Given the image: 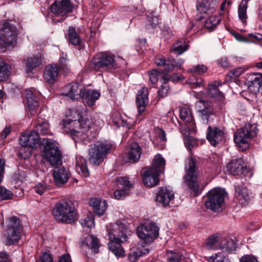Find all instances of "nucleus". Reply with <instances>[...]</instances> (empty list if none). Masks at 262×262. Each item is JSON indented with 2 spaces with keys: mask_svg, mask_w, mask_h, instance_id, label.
I'll return each mask as SVG.
<instances>
[{
  "mask_svg": "<svg viewBox=\"0 0 262 262\" xmlns=\"http://www.w3.org/2000/svg\"><path fill=\"white\" fill-rule=\"evenodd\" d=\"M56 221L65 224H71L77 219V212L71 202L60 201L55 206L52 211Z\"/></svg>",
  "mask_w": 262,
  "mask_h": 262,
  "instance_id": "nucleus-1",
  "label": "nucleus"
},
{
  "mask_svg": "<svg viewBox=\"0 0 262 262\" xmlns=\"http://www.w3.org/2000/svg\"><path fill=\"white\" fill-rule=\"evenodd\" d=\"M41 144L43 145V156L53 166L62 163L61 152L57 143L51 139L44 138Z\"/></svg>",
  "mask_w": 262,
  "mask_h": 262,
  "instance_id": "nucleus-2",
  "label": "nucleus"
},
{
  "mask_svg": "<svg viewBox=\"0 0 262 262\" xmlns=\"http://www.w3.org/2000/svg\"><path fill=\"white\" fill-rule=\"evenodd\" d=\"M257 129L255 124L246 123L234 134V141L242 150L249 147V141L256 136Z\"/></svg>",
  "mask_w": 262,
  "mask_h": 262,
  "instance_id": "nucleus-3",
  "label": "nucleus"
},
{
  "mask_svg": "<svg viewBox=\"0 0 262 262\" xmlns=\"http://www.w3.org/2000/svg\"><path fill=\"white\" fill-rule=\"evenodd\" d=\"M185 170L184 182L193 195L196 196L199 193V186L197 181L199 172L195 165V161L193 159L190 158L188 160Z\"/></svg>",
  "mask_w": 262,
  "mask_h": 262,
  "instance_id": "nucleus-4",
  "label": "nucleus"
},
{
  "mask_svg": "<svg viewBox=\"0 0 262 262\" xmlns=\"http://www.w3.org/2000/svg\"><path fill=\"white\" fill-rule=\"evenodd\" d=\"M225 195V192L224 189H212L207 193V199L205 202V207L214 212L221 211L224 203Z\"/></svg>",
  "mask_w": 262,
  "mask_h": 262,
  "instance_id": "nucleus-5",
  "label": "nucleus"
},
{
  "mask_svg": "<svg viewBox=\"0 0 262 262\" xmlns=\"http://www.w3.org/2000/svg\"><path fill=\"white\" fill-rule=\"evenodd\" d=\"M111 145L106 142H98L91 148L89 152L90 161L93 164L98 165L103 160Z\"/></svg>",
  "mask_w": 262,
  "mask_h": 262,
  "instance_id": "nucleus-6",
  "label": "nucleus"
},
{
  "mask_svg": "<svg viewBox=\"0 0 262 262\" xmlns=\"http://www.w3.org/2000/svg\"><path fill=\"white\" fill-rule=\"evenodd\" d=\"M114 63V54L108 52H104L94 56L92 60L90 66L97 71L101 69L109 70L113 67Z\"/></svg>",
  "mask_w": 262,
  "mask_h": 262,
  "instance_id": "nucleus-7",
  "label": "nucleus"
},
{
  "mask_svg": "<svg viewBox=\"0 0 262 262\" xmlns=\"http://www.w3.org/2000/svg\"><path fill=\"white\" fill-rule=\"evenodd\" d=\"M20 231L18 219L16 216L11 217L9 220L5 234L6 237V245L10 246L17 243L20 238Z\"/></svg>",
  "mask_w": 262,
  "mask_h": 262,
  "instance_id": "nucleus-8",
  "label": "nucleus"
},
{
  "mask_svg": "<svg viewBox=\"0 0 262 262\" xmlns=\"http://www.w3.org/2000/svg\"><path fill=\"white\" fill-rule=\"evenodd\" d=\"M159 228L154 223H145L137 229L138 237L146 243H150L159 235Z\"/></svg>",
  "mask_w": 262,
  "mask_h": 262,
  "instance_id": "nucleus-9",
  "label": "nucleus"
},
{
  "mask_svg": "<svg viewBox=\"0 0 262 262\" xmlns=\"http://www.w3.org/2000/svg\"><path fill=\"white\" fill-rule=\"evenodd\" d=\"M16 28L9 23H4L0 29V46L6 47L15 42Z\"/></svg>",
  "mask_w": 262,
  "mask_h": 262,
  "instance_id": "nucleus-10",
  "label": "nucleus"
},
{
  "mask_svg": "<svg viewBox=\"0 0 262 262\" xmlns=\"http://www.w3.org/2000/svg\"><path fill=\"white\" fill-rule=\"evenodd\" d=\"M116 225L117 227L116 232L118 231L117 237H116V256L121 257L125 255V251L120 244L127 241V227L122 221H118Z\"/></svg>",
  "mask_w": 262,
  "mask_h": 262,
  "instance_id": "nucleus-11",
  "label": "nucleus"
},
{
  "mask_svg": "<svg viewBox=\"0 0 262 262\" xmlns=\"http://www.w3.org/2000/svg\"><path fill=\"white\" fill-rule=\"evenodd\" d=\"M52 13L58 16L67 17L73 9V5L70 0H55L51 5Z\"/></svg>",
  "mask_w": 262,
  "mask_h": 262,
  "instance_id": "nucleus-12",
  "label": "nucleus"
},
{
  "mask_svg": "<svg viewBox=\"0 0 262 262\" xmlns=\"http://www.w3.org/2000/svg\"><path fill=\"white\" fill-rule=\"evenodd\" d=\"M39 143V138H38V134L33 130L30 133L21 135L19 139V143L22 148L20 149L19 155L21 157H23V151L25 148H34Z\"/></svg>",
  "mask_w": 262,
  "mask_h": 262,
  "instance_id": "nucleus-13",
  "label": "nucleus"
},
{
  "mask_svg": "<svg viewBox=\"0 0 262 262\" xmlns=\"http://www.w3.org/2000/svg\"><path fill=\"white\" fill-rule=\"evenodd\" d=\"M246 85L251 92L256 94H262V75L251 74L248 76L246 80Z\"/></svg>",
  "mask_w": 262,
  "mask_h": 262,
  "instance_id": "nucleus-14",
  "label": "nucleus"
},
{
  "mask_svg": "<svg viewBox=\"0 0 262 262\" xmlns=\"http://www.w3.org/2000/svg\"><path fill=\"white\" fill-rule=\"evenodd\" d=\"M228 171L232 175L243 174L244 176L248 173L249 170L242 159L232 160L227 165Z\"/></svg>",
  "mask_w": 262,
  "mask_h": 262,
  "instance_id": "nucleus-15",
  "label": "nucleus"
},
{
  "mask_svg": "<svg viewBox=\"0 0 262 262\" xmlns=\"http://www.w3.org/2000/svg\"><path fill=\"white\" fill-rule=\"evenodd\" d=\"M116 199H123L129 194V189L131 187L130 182L125 178L120 177L116 179Z\"/></svg>",
  "mask_w": 262,
  "mask_h": 262,
  "instance_id": "nucleus-16",
  "label": "nucleus"
},
{
  "mask_svg": "<svg viewBox=\"0 0 262 262\" xmlns=\"http://www.w3.org/2000/svg\"><path fill=\"white\" fill-rule=\"evenodd\" d=\"M70 177L69 169L63 167H55L53 171V178L55 184L61 187L67 183Z\"/></svg>",
  "mask_w": 262,
  "mask_h": 262,
  "instance_id": "nucleus-17",
  "label": "nucleus"
},
{
  "mask_svg": "<svg viewBox=\"0 0 262 262\" xmlns=\"http://www.w3.org/2000/svg\"><path fill=\"white\" fill-rule=\"evenodd\" d=\"M224 138L223 130L217 127H208L207 139L212 145L215 146L220 144Z\"/></svg>",
  "mask_w": 262,
  "mask_h": 262,
  "instance_id": "nucleus-18",
  "label": "nucleus"
},
{
  "mask_svg": "<svg viewBox=\"0 0 262 262\" xmlns=\"http://www.w3.org/2000/svg\"><path fill=\"white\" fill-rule=\"evenodd\" d=\"M195 108L204 123H207L209 117L213 114L210 103L204 100H199L195 103Z\"/></svg>",
  "mask_w": 262,
  "mask_h": 262,
  "instance_id": "nucleus-19",
  "label": "nucleus"
},
{
  "mask_svg": "<svg viewBox=\"0 0 262 262\" xmlns=\"http://www.w3.org/2000/svg\"><path fill=\"white\" fill-rule=\"evenodd\" d=\"M174 195L171 189L167 187H162L159 188L156 199L163 206H167L173 200Z\"/></svg>",
  "mask_w": 262,
  "mask_h": 262,
  "instance_id": "nucleus-20",
  "label": "nucleus"
},
{
  "mask_svg": "<svg viewBox=\"0 0 262 262\" xmlns=\"http://www.w3.org/2000/svg\"><path fill=\"white\" fill-rule=\"evenodd\" d=\"M100 247V244L99 239L93 235H87L82 244V248L83 251H86L87 250H90L95 253H98Z\"/></svg>",
  "mask_w": 262,
  "mask_h": 262,
  "instance_id": "nucleus-21",
  "label": "nucleus"
},
{
  "mask_svg": "<svg viewBox=\"0 0 262 262\" xmlns=\"http://www.w3.org/2000/svg\"><path fill=\"white\" fill-rule=\"evenodd\" d=\"M25 92V97L27 100L28 110L31 115L33 116L36 113V110L39 106L36 93L33 92L32 89L26 90Z\"/></svg>",
  "mask_w": 262,
  "mask_h": 262,
  "instance_id": "nucleus-22",
  "label": "nucleus"
},
{
  "mask_svg": "<svg viewBox=\"0 0 262 262\" xmlns=\"http://www.w3.org/2000/svg\"><path fill=\"white\" fill-rule=\"evenodd\" d=\"M136 101L137 107L138 109V114L137 117L139 118L140 116L145 110L146 104L148 102V90L146 88H143L139 91L137 95Z\"/></svg>",
  "mask_w": 262,
  "mask_h": 262,
  "instance_id": "nucleus-23",
  "label": "nucleus"
},
{
  "mask_svg": "<svg viewBox=\"0 0 262 262\" xmlns=\"http://www.w3.org/2000/svg\"><path fill=\"white\" fill-rule=\"evenodd\" d=\"M79 124L76 119L72 120L71 118H66L63 120V132L70 134L73 139L76 140V137L78 136L79 132L77 130Z\"/></svg>",
  "mask_w": 262,
  "mask_h": 262,
  "instance_id": "nucleus-24",
  "label": "nucleus"
},
{
  "mask_svg": "<svg viewBox=\"0 0 262 262\" xmlns=\"http://www.w3.org/2000/svg\"><path fill=\"white\" fill-rule=\"evenodd\" d=\"M217 2L215 0H198L196 8L201 13H213Z\"/></svg>",
  "mask_w": 262,
  "mask_h": 262,
  "instance_id": "nucleus-25",
  "label": "nucleus"
},
{
  "mask_svg": "<svg viewBox=\"0 0 262 262\" xmlns=\"http://www.w3.org/2000/svg\"><path fill=\"white\" fill-rule=\"evenodd\" d=\"M235 198L236 201L242 205H247L250 199L251 195L249 190L244 186L235 187Z\"/></svg>",
  "mask_w": 262,
  "mask_h": 262,
  "instance_id": "nucleus-26",
  "label": "nucleus"
},
{
  "mask_svg": "<svg viewBox=\"0 0 262 262\" xmlns=\"http://www.w3.org/2000/svg\"><path fill=\"white\" fill-rule=\"evenodd\" d=\"M155 62L158 66L165 67V71L166 72H169L172 70L175 67L180 69L181 65L183 62L182 61L177 62L174 59L170 58H168L167 60H166L165 58L162 55L158 56L156 58Z\"/></svg>",
  "mask_w": 262,
  "mask_h": 262,
  "instance_id": "nucleus-27",
  "label": "nucleus"
},
{
  "mask_svg": "<svg viewBox=\"0 0 262 262\" xmlns=\"http://www.w3.org/2000/svg\"><path fill=\"white\" fill-rule=\"evenodd\" d=\"M100 96V93L96 90L84 89L80 98L82 99L85 105L92 106L94 104L95 101L99 99Z\"/></svg>",
  "mask_w": 262,
  "mask_h": 262,
  "instance_id": "nucleus-28",
  "label": "nucleus"
},
{
  "mask_svg": "<svg viewBox=\"0 0 262 262\" xmlns=\"http://www.w3.org/2000/svg\"><path fill=\"white\" fill-rule=\"evenodd\" d=\"M41 56H32L28 57L23 60L24 70L27 73H32L33 70L41 64Z\"/></svg>",
  "mask_w": 262,
  "mask_h": 262,
  "instance_id": "nucleus-29",
  "label": "nucleus"
},
{
  "mask_svg": "<svg viewBox=\"0 0 262 262\" xmlns=\"http://www.w3.org/2000/svg\"><path fill=\"white\" fill-rule=\"evenodd\" d=\"M159 173L152 169L145 170L143 174V181L144 184L148 187H152L157 185L159 182L158 178Z\"/></svg>",
  "mask_w": 262,
  "mask_h": 262,
  "instance_id": "nucleus-30",
  "label": "nucleus"
},
{
  "mask_svg": "<svg viewBox=\"0 0 262 262\" xmlns=\"http://www.w3.org/2000/svg\"><path fill=\"white\" fill-rule=\"evenodd\" d=\"M84 89L82 85L77 83L70 84L66 86L68 92L65 95L69 96L73 100H78L81 98Z\"/></svg>",
  "mask_w": 262,
  "mask_h": 262,
  "instance_id": "nucleus-31",
  "label": "nucleus"
},
{
  "mask_svg": "<svg viewBox=\"0 0 262 262\" xmlns=\"http://www.w3.org/2000/svg\"><path fill=\"white\" fill-rule=\"evenodd\" d=\"M59 72L58 68L55 64L47 66L44 73L45 80L49 83H53L56 80Z\"/></svg>",
  "mask_w": 262,
  "mask_h": 262,
  "instance_id": "nucleus-32",
  "label": "nucleus"
},
{
  "mask_svg": "<svg viewBox=\"0 0 262 262\" xmlns=\"http://www.w3.org/2000/svg\"><path fill=\"white\" fill-rule=\"evenodd\" d=\"M89 204L93 207L95 213L99 216L104 214L107 207L106 201L99 198L91 199L89 201Z\"/></svg>",
  "mask_w": 262,
  "mask_h": 262,
  "instance_id": "nucleus-33",
  "label": "nucleus"
},
{
  "mask_svg": "<svg viewBox=\"0 0 262 262\" xmlns=\"http://www.w3.org/2000/svg\"><path fill=\"white\" fill-rule=\"evenodd\" d=\"M221 236V235L217 233L209 236L205 242V248L208 250H219Z\"/></svg>",
  "mask_w": 262,
  "mask_h": 262,
  "instance_id": "nucleus-34",
  "label": "nucleus"
},
{
  "mask_svg": "<svg viewBox=\"0 0 262 262\" xmlns=\"http://www.w3.org/2000/svg\"><path fill=\"white\" fill-rule=\"evenodd\" d=\"M236 247L235 242L230 238L221 236L219 250L227 253H231Z\"/></svg>",
  "mask_w": 262,
  "mask_h": 262,
  "instance_id": "nucleus-35",
  "label": "nucleus"
},
{
  "mask_svg": "<svg viewBox=\"0 0 262 262\" xmlns=\"http://www.w3.org/2000/svg\"><path fill=\"white\" fill-rule=\"evenodd\" d=\"M221 84L218 82L214 81L209 84L208 95L214 98L219 101H223L225 97L223 94L218 89V86Z\"/></svg>",
  "mask_w": 262,
  "mask_h": 262,
  "instance_id": "nucleus-36",
  "label": "nucleus"
},
{
  "mask_svg": "<svg viewBox=\"0 0 262 262\" xmlns=\"http://www.w3.org/2000/svg\"><path fill=\"white\" fill-rule=\"evenodd\" d=\"M5 162L0 160V183H1L4 171ZM13 193L11 191L6 189L4 187L0 186V201L9 200L12 198Z\"/></svg>",
  "mask_w": 262,
  "mask_h": 262,
  "instance_id": "nucleus-37",
  "label": "nucleus"
},
{
  "mask_svg": "<svg viewBox=\"0 0 262 262\" xmlns=\"http://www.w3.org/2000/svg\"><path fill=\"white\" fill-rule=\"evenodd\" d=\"M248 0H242L237 9L238 18L245 26L247 24L248 15L247 10L248 8Z\"/></svg>",
  "mask_w": 262,
  "mask_h": 262,
  "instance_id": "nucleus-38",
  "label": "nucleus"
},
{
  "mask_svg": "<svg viewBox=\"0 0 262 262\" xmlns=\"http://www.w3.org/2000/svg\"><path fill=\"white\" fill-rule=\"evenodd\" d=\"M165 160L160 154L156 155L154 159L152 166L149 168L155 172L160 173L163 172L165 169Z\"/></svg>",
  "mask_w": 262,
  "mask_h": 262,
  "instance_id": "nucleus-39",
  "label": "nucleus"
},
{
  "mask_svg": "<svg viewBox=\"0 0 262 262\" xmlns=\"http://www.w3.org/2000/svg\"><path fill=\"white\" fill-rule=\"evenodd\" d=\"M141 149L140 146L137 143H133L130 145V149L128 152V159L133 162L138 161L141 156Z\"/></svg>",
  "mask_w": 262,
  "mask_h": 262,
  "instance_id": "nucleus-40",
  "label": "nucleus"
},
{
  "mask_svg": "<svg viewBox=\"0 0 262 262\" xmlns=\"http://www.w3.org/2000/svg\"><path fill=\"white\" fill-rule=\"evenodd\" d=\"M33 132L37 133L39 138V135H47L49 134V124L46 121L38 120L35 123L34 127L33 129Z\"/></svg>",
  "mask_w": 262,
  "mask_h": 262,
  "instance_id": "nucleus-41",
  "label": "nucleus"
},
{
  "mask_svg": "<svg viewBox=\"0 0 262 262\" xmlns=\"http://www.w3.org/2000/svg\"><path fill=\"white\" fill-rule=\"evenodd\" d=\"M76 166L77 171L82 176L87 177L89 176L85 159L81 157L77 158Z\"/></svg>",
  "mask_w": 262,
  "mask_h": 262,
  "instance_id": "nucleus-42",
  "label": "nucleus"
},
{
  "mask_svg": "<svg viewBox=\"0 0 262 262\" xmlns=\"http://www.w3.org/2000/svg\"><path fill=\"white\" fill-rule=\"evenodd\" d=\"M68 41L73 46H80L81 40L73 27H70L67 33Z\"/></svg>",
  "mask_w": 262,
  "mask_h": 262,
  "instance_id": "nucleus-43",
  "label": "nucleus"
},
{
  "mask_svg": "<svg viewBox=\"0 0 262 262\" xmlns=\"http://www.w3.org/2000/svg\"><path fill=\"white\" fill-rule=\"evenodd\" d=\"M205 15L203 16L205 18V26L208 29H213L220 23V19L216 15L212 14L203 13Z\"/></svg>",
  "mask_w": 262,
  "mask_h": 262,
  "instance_id": "nucleus-44",
  "label": "nucleus"
},
{
  "mask_svg": "<svg viewBox=\"0 0 262 262\" xmlns=\"http://www.w3.org/2000/svg\"><path fill=\"white\" fill-rule=\"evenodd\" d=\"M80 223L86 232H89L95 226L94 215L92 212L89 213L87 216L82 219Z\"/></svg>",
  "mask_w": 262,
  "mask_h": 262,
  "instance_id": "nucleus-45",
  "label": "nucleus"
},
{
  "mask_svg": "<svg viewBox=\"0 0 262 262\" xmlns=\"http://www.w3.org/2000/svg\"><path fill=\"white\" fill-rule=\"evenodd\" d=\"M181 119L185 122L191 123L193 117L190 108L187 107L182 108L180 112Z\"/></svg>",
  "mask_w": 262,
  "mask_h": 262,
  "instance_id": "nucleus-46",
  "label": "nucleus"
},
{
  "mask_svg": "<svg viewBox=\"0 0 262 262\" xmlns=\"http://www.w3.org/2000/svg\"><path fill=\"white\" fill-rule=\"evenodd\" d=\"M168 79L169 78L167 75L163 76L161 79L162 84L158 91V97L160 98L165 97L168 93L169 86L167 84V81Z\"/></svg>",
  "mask_w": 262,
  "mask_h": 262,
  "instance_id": "nucleus-47",
  "label": "nucleus"
},
{
  "mask_svg": "<svg viewBox=\"0 0 262 262\" xmlns=\"http://www.w3.org/2000/svg\"><path fill=\"white\" fill-rule=\"evenodd\" d=\"M107 230L108 231V247L114 254H115V234L114 229L113 226H107Z\"/></svg>",
  "mask_w": 262,
  "mask_h": 262,
  "instance_id": "nucleus-48",
  "label": "nucleus"
},
{
  "mask_svg": "<svg viewBox=\"0 0 262 262\" xmlns=\"http://www.w3.org/2000/svg\"><path fill=\"white\" fill-rule=\"evenodd\" d=\"M10 66L0 60V81H3L7 79L10 74Z\"/></svg>",
  "mask_w": 262,
  "mask_h": 262,
  "instance_id": "nucleus-49",
  "label": "nucleus"
},
{
  "mask_svg": "<svg viewBox=\"0 0 262 262\" xmlns=\"http://www.w3.org/2000/svg\"><path fill=\"white\" fill-rule=\"evenodd\" d=\"M187 49L188 45L186 44L185 41L181 40L173 45L171 48V50L172 52L180 55L186 51Z\"/></svg>",
  "mask_w": 262,
  "mask_h": 262,
  "instance_id": "nucleus-50",
  "label": "nucleus"
},
{
  "mask_svg": "<svg viewBox=\"0 0 262 262\" xmlns=\"http://www.w3.org/2000/svg\"><path fill=\"white\" fill-rule=\"evenodd\" d=\"M26 178V173L24 171H18L14 174L12 177L13 182L20 185L25 180Z\"/></svg>",
  "mask_w": 262,
  "mask_h": 262,
  "instance_id": "nucleus-51",
  "label": "nucleus"
},
{
  "mask_svg": "<svg viewBox=\"0 0 262 262\" xmlns=\"http://www.w3.org/2000/svg\"><path fill=\"white\" fill-rule=\"evenodd\" d=\"M209 262H229V259L221 253L212 255L210 257Z\"/></svg>",
  "mask_w": 262,
  "mask_h": 262,
  "instance_id": "nucleus-52",
  "label": "nucleus"
},
{
  "mask_svg": "<svg viewBox=\"0 0 262 262\" xmlns=\"http://www.w3.org/2000/svg\"><path fill=\"white\" fill-rule=\"evenodd\" d=\"M188 82L191 84L192 88H195L203 85V80L201 78H196L194 76H190L188 80Z\"/></svg>",
  "mask_w": 262,
  "mask_h": 262,
  "instance_id": "nucleus-53",
  "label": "nucleus"
},
{
  "mask_svg": "<svg viewBox=\"0 0 262 262\" xmlns=\"http://www.w3.org/2000/svg\"><path fill=\"white\" fill-rule=\"evenodd\" d=\"M49 189V186L44 182L38 183L34 187L35 191L39 195H42Z\"/></svg>",
  "mask_w": 262,
  "mask_h": 262,
  "instance_id": "nucleus-54",
  "label": "nucleus"
},
{
  "mask_svg": "<svg viewBox=\"0 0 262 262\" xmlns=\"http://www.w3.org/2000/svg\"><path fill=\"white\" fill-rule=\"evenodd\" d=\"M59 71L63 72H69V66L67 63V59L66 57H61L59 60V66L57 67Z\"/></svg>",
  "mask_w": 262,
  "mask_h": 262,
  "instance_id": "nucleus-55",
  "label": "nucleus"
},
{
  "mask_svg": "<svg viewBox=\"0 0 262 262\" xmlns=\"http://www.w3.org/2000/svg\"><path fill=\"white\" fill-rule=\"evenodd\" d=\"M207 71V68L206 66L203 64H199L192 68H190L188 72L189 73H198L199 74H203Z\"/></svg>",
  "mask_w": 262,
  "mask_h": 262,
  "instance_id": "nucleus-56",
  "label": "nucleus"
},
{
  "mask_svg": "<svg viewBox=\"0 0 262 262\" xmlns=\"http://www.w3.org/2000/svg\"><path fill=\"white\" fill-rule=\"evenodd\" d=\"M148 19L153 27H155L159 24V18L157 15L154 12L149 13L147 14Z\"/></svg>",
  "mask_w": 262,
  "mask_h": 262,
  "instance_id": "nucleus-57",
  "label": "nucleus"
},
{
  "mask_svg": "<svg viewBox=\"0 0 262 262\" xmlns=\"http://www.w3.org/2000/svg\"><path fill=\"white\" fill-rule=\"evenodd\" d=\"M184 143L186 147L189 150H191L192 148L196 145V140L192 137H187L184 141Z\"/></svg>",
  "mask_w": 262,
  "mask_h": 262,
  "instance_id": "nucleus-58",
  "label": "nucleus"
},
{
  "mask_svg": "<svg viewBox=\"0 0 262 262\" xmlns=\"http://www.w3.org/2000/svg\"><path fill=\"white\" fill-rule=\"evenodd\" d=\"M39 262H53L51 254L48 251L42 253L40 255Z\"/></svg>",
  "mask_w": 262,
  "mask_h": 262,
  "instance_id": "nucleus-59",
  "label": "nucleus"
},
{
  "mask_svg": "<svg viewBox=\"0 0 262 262\" xmlns=\"http://www.w3.org/2000/svg\"><path fill=\"white\" fill-rule=\"evenodd\" d=\"M148 249L144 247H141V249L137 250L136 251L133 252V256L135 257V259H136L137 258H138L139 257L143 255H145L148 253Z\"/></svg>",
  "mask_w": 262,
  "mask_h": 262,
  "instance_id": "nucleus-60",
  "label": "nucleus"
},
{
  "mask_svg": "<svg viewBox=\"0 0 262 262\" xmlns=\"http://www.w3.org/2000/svg\"><path fill=\"white\" fill-rule=\"evenodd\" d=\"M156 135L160 142H165L166 141V134L163 129L161 128L156 129Z\"/></svg>",
  "mask_w": 262,
  "mask_h": 262,
  "instance_id": "nucleus-61",
  "label": "nucleus"
},
{
  "mask_svg": "<svg viewBox=\"0 0 262 262\" xmlns=\"http://www.w3.org/2000/svg\"><path fill=\"white\" fill-rule=\"evenodd\" d=\"M77 121L78 122L79 124L77 125L78 128H85L89 127V125L88 124L87 122L88 120H85L84 118H83L82 117L80 116L78 120H77Z\"/></svg>",
  "mask_w": 262,
  "mask_h": 262,
  "instance_id": "nucleus-62",
  "label": "nucleus"
},
{
  "mask_svg": "<svg viewBox=\"0 0 262 262\" xmlns=\"http://www.w3.org/2000/svg\"><path fill=\"white\" fill-rule=\"evenodd\" d=\"M0 262H12L10 256L6 252H0Z\"/></svg>",
  "mask_w": 262,
  "mask_h": 262,
  "instance_id": "nucleus-63",
  "label": "nucleus"
},
{
  "mask_svg": "<svg viewBox=\"0 0 262 262\" xmlns=\"http://www.w3.org/2000/svg\"><path fill=\"white\" fill-rule=\"evenodd\" d=\"M240 262H258L257 259L252 255H245L243 256L241 259Z\"/></svg>",
  "mask_w": 262,
  "mask_h": 262,
  "instance_id": "nucleus-64",
  "label": "nucleus"
}]
</instances>
